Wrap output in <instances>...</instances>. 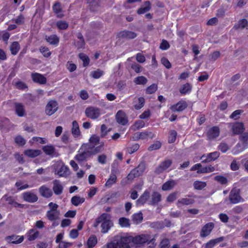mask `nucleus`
<instances>
[{"mask_svg": "<svg viewBox=\"0 0 248 248\" xmlns=\"http://www.w3.org/2000/svg\"><path fill=\"white\" fill-rule=\"evenodd\" d=\"M99 224H101V232L103 233L108 232L113 225L111 215L107 213L102 214L96 219L93 226L96 228Z\"/></svg>", "mask_w": 248, "mask_h": 248, "instance_id": "obj_1", "label": "nucleus"}, {"mask_svg": "<svg viewBox=\"0 0 248 248\" xmlns=\"http://www.w3.org/2000/svg\"><path fill=\"white\" fill-rule=\"evenodd\" d=\"M87 149L91 151V154H96L103 149L104 142H100L99 137L96 135H92L87 144Z\"/></svg>", "mask_w": 248, "mask_h": 248, "instance_id": "obj_2", "label": "nucleus"}, {"mask_svg": "<svg viewBox=\"0 0 248 248\" xmlns=\"http://www.w3.org/2000/svg\"><path fill=\"white\" fill-rule=\"evenodd\" d=\"M132 236L128 234L122 236L118 240L115 245L108 244L105 248H130L129 243L132 242Z\"/></svg>", "mask_w": 248, "mask_h": 248, "instance_id": "obj_3", "label": "nucleus"}, {"mask_svg": "<svg viewBox=\"0 0 248 248\" xmlns=\"http://www.w3.org/2000/svg\"><path fill=\"white\" fill-rule=\"evenodd\" d=\"M154 241V238L148 233H144L132 236V242L136 247H140L145 243H150Z\"/></svg>", "mask_w": 248, "mask_h": 248, "instance_id": "obj_4", "label": "nucleus"}, {"mask_svg": "<svg viewBox=\"0 0 248 248\" xmlns=\"http://www.w3.org/2000/svg\"><path fill=\"white\" fill-rule=\"evenodd\" d=\"M239 142L236 145V148L237 151L235 152L234 153H237L239 152H242L248 146V133L245 132L242 133L239 138Z\"/></svg>", "mask_w": 248, "mask_h": 248, "instance_id": "obj_5", "label": "nucleus"}, {"mask_svg": "<svg viewBox=\"0 0 248 248\" xmlns=\"http://www.w3.org/2000/svg\"><path fill=\"white\" fill-rule=\"evenodd\" d=\"M54 167L57 168L55 173L60 177L66 176L69 174V169L62 162H58L54 165Z\"/></svg>", "mask_w": 248, "mask_h": 248, "instance_id": "obj_6", "label": "nucleus"}, {"mask_svg": "<svg viewBox=\"0 0 248 248\" xmlns=\"http://www.w3.org/2000/svg\"><path fill=\"white\" fill-rule=\"evenodd\" d=\"M87 149V144H84L80 148L78 153L75 156V159L78 162H82L87 158L90 155H93L91 154V151L88 150L85 151V149Z\"/></svg>", "mask_w": 248, "mask_h": 248, "instance_id": "obj_7", "label": "nucleus"}, {"mask_svg": "<svg viewBox=\"0 0 248 248\" xmlns=\"http://www.w3.org/2000/svg\"><path fill=\"white\" fill-rule=\"evenodd\" d=\"M59 108L58 102L54 100H50L47 102L46 108L45 113L48 116L54 114Z\"/></svg>", "mask_w": 248, "mask_h": 248, "instance_id": "obj_8", "label": "nucleus"}, {"mask_svg": "<svg viewBox=\"0 0 248 248\" xmlns=\"http://www.w3.org/2000/svg\"><path fill=\"white\" fill-rule=\"evenodd\" d=\"M85 113L87 117L91 119H96L101 115L100 109L93 107L87 108L85 111Z\"/></svg>", "mask_w": 248, "mask_h": 248, "instance_id": "obj_9", "label": "nucleus"}, {"mask_svg": "<svg viewBox=\"0 0 248 248\" xmlns=\"http://www.w3.org/2000/svg\"><path fill=\"white\" fill-rule=\"evenodd\" d=\"M229 126L231 127L232 132L234 135L243 133L245 130L244 124L242 123L237 122L233 124H229Z\"/></svg>", "mask_w": 248, "mask_h": 248, "instance_id": "obj_10", "label": "nucleus"}, {"mask_svg": "<svg viewBox=\"0 0 248 248\" xmlns=\"http://www.w3.org/2000/svg\"><path fill=\"white\" fill-rule=\"evenodd\" d=\"M239 194L240 190L238 189H233L231 191L230 194V200L232 203H237L242 200Z\"/></svg>", "mask_w": 248, "mask_h": 248, "instance_id": "obj_11", "label": "nucleus"}, {"mask_svg": "<svg viewBox=\"0 0 248 248\" xmlns=\"http://www.w3.org/2000/svg\"><path fill=\"white\" fill-rule=\"evenodd\" d=\"M219 155L220 154L218 152H214L207 155H202L201 159L202 160L203 162H210L218 158Z\"/></svg>", "mask_w": 248, "mask_h": 248, "instance_id": "obj_12", "label": "nucleus"}, {"mask_svg": "<svg viewBox=\"0 0 248 248\" xmlns=\"http://www.w3.org/2000/svg\"><path fill=\"white\" fill-rule=\"evenodd\" d=\"M42 150L46 155L51 157H57L58 155V154L52 145H47L44 146L42 148Z\"/></svg>", "mask_w": 248, "mask_h": 248, "instance_id": "obj_13", "label": "nucleus"}, {"mask_svg": "<svg viewBox=\"0 0 248 248\" xmlns=\"http://www.w3.org/2000/svg\"><path fill=\"white\" fill-rule=\"evenodd\" d=\"M214 227L213 223L210 222L205 224L202 228L201 232V236L204 237L209 235Z\"/></svg>", "mask_w": 248, "mask_h": 248, "instance_id": "obj_14", "label": "nucleus"}, {"mask_svg": "<svg viewBox=\"0 0 248 248\" xmlns=\"http://www.w3.org/2000/svg\"><path fill=\"white\" fill-rule=\"evenodd\" d=\"M117 122L122 125H124L127 123V119L125 113L122 110H119L116 115Z\"/></svg>", "mask_w": 248, "mask_h": 248, "instance_id": "obj_15", "label": "nucleus"}, {"mask_svg": "<svg viewBox=\"0 0 248 248\" xmlns=\"http://www.w3.org/2000/svg\"><path fill=\"white\" fill-rule=\"evenodd\" d=\"M31 78L33 81L40 84H44L46 82V78L42 75L34 73L31 74Z\"/></svg>", "mask_w": 248, "mask_h": 248, "instance_id": "obj_16", "label": "nucleus"}, {"mask_svg": "<svg viewBox=\"0 0 248 248\" xmlns=\"http://www.w3.org/2000/svg\"><path fill=\"white\" fill-rule=\"evenodd\" d=\"M24 154L28 157L34 158L41 155L42 151L38 149H27L24 151Z\"/></svg>", "mask_w": 248, "mask_h": 248, "instance_id": "obj_17", "label": "nucleus"}, {"mask_svg": "<svg viewBox=\"0 0 248 248\" xmlns=\"http://www.w3.org/2000/svg\"><path fill=\"white\" fill-rule=\"evenodd\" d=\"M22 197L24 200L29 202H33L37 201L38 198L34 193L26 192L22 194Z\"/></svg>", "mask_w": 248, "mask_h": 248, "instance_id": "obj_18", "label": "nucleus"}, {"mask_svg": "<svg viewBox=\"0 0 248 248\" xmlns=\"http://www.w3.org/2000/svg\"><path fill=\"white\" fill-rule=\"evenodd\" d=\"M187 107V104L185 101H180L177 104L172 106L170 109L172 111H180L184 110Z\"/></svg>", "mask_w": 248, "mask_h": 248, "instance_id": "obj_19", "label": "nucleus"}, {"mask_svg": "<svg viewBox=\"0 0 248 248\" xmlns=\"http://www.w3.org/2000/svg\"><path fill=\"white\" fill-rule=\"evenodd\" d=\"M219 133L220 130L218 127H213L207 132L208 138L210 140H213L219 136Z\"/></svg>", "mask_w": 248, "mask_h": 248, "instance_id": "obj_20", "label": "nucleus"}, {"mask_svg": "<svg viewBox=\"0 0 248 248\" xmlns=\"http://www.w3.org/2000/svg\"><path fill=\"white\" fill-rule=\"evenodd\" d=\"M6 241L10 243L19 244L24 240L23 236L11 235L6 237Z\"/></svg>", "mask_w": 248, "mask_h": 248, "instance_id": "obj_21", "label": "nucleus"}, {"mask_svg": "<svg viewBox=\"0 0 248 248\" xmlns=\"http://www.w3.org/2000/svg\"><path fill=\"white\" fill-rule=\"evenodd\" d=\"M46 215L47 218L51 221H55L60 219L59 211H48Z\"/></svg>", "mask_w": 248, "mask_h": 248, "instance_id": "obj_22", "label": "nucleus"}, {"mask_svg": "<svg viewBox=\"0 0 248 248\" xmlns=\"http://www.w3.org/2000/svg\"><path fill=\"white\" fill-rule=\"evenodd\" d=\"M39 191L41 196L45 198H49L52 195L51 190L46 186H41L39 188Z\"/></svg>", "mask_w": 248, "mask_h": 248, "instance_id": "obj_23", "label": "nucleus"}, {"mask_svg": "<svg viewBox=\"0 0 248 248\" xmlns=\"http://www.w3.org/2000/svg\"><path fill=\"white\" fill-rule=\"evenodd\" d=\"M120 38H124L126 39H133L137 36L136 33L131 31H124L120 32L118 34Z\"/></svg>", "mask_w": 248, "mask_h": 248, "instance_id": "obj_24", "label": "nucleus"}, {"mask_svg": "<svg viewBox=\"0 0 248 248\" xmlns=\"http://www.w3.org/2000/svg\"><path fill=\"white\" fill-rule=\"evenodd\" d=\"M53 190L54 193L56 195L62 194L63 190V187L60 182L58 180H55L53 181Z\"/></svg>", "mask_w": 248, "mask_h": 248, "instance_id": "obj_25", "label": "nucleus"}, {"mask_svg": "<svg viewBox=\"0 0 248 248\" xmlns=\"http://www.w3.org/2000/svg\"><path fill=\"white\" fill-rule=\"evenodd\" d=\"M132 221L135 224H139L143 220V215L141 212L134 214L132 217Z\"/></svg>", "mask_w": 248, "mask_h": 248, "instance_id": "obj_26", "label": "nucleus"}, {"mask_svg": "<svg viewBox=\"0 0 248 248\" xmlns=\"http://www.w3.org/2000/svg\"><path fill=\"white\" fill-rule=\"evenodd\" d=\"M119 225L122 228H129L131 225L130 220L125 217L119 218L118 221Z\"/></svg>", "mask_w": 248, "mask_h": 248, "instance_id": "obj_27", "label": "nucleus"}, {"mask_svg": "<svg viewBox=\"0 0 248 248\" xmlns=\"http://www.w3.org/2000/svg\"><path fill=\"white\" fill-rule=\"evenodd\" d=\"M46 41L51 45H57L59 42V38L55 34L46 37Z\"/></svg>", "mask_w": 248, "mask_h": 248, "instance_id": "obj_28", "label": "nucleus"}, {"mask_svg": "<svg viewBox=\"0 0 248 248\" xmlns=\"http://www.w3.org/2000/svg\"><path fill=\"white\" fill-rule=\"evenodd\" d=\"M171 161L170 160H167L163 162L160 166L156 169V171L160 173L163 170L168 168L171 165Z\"/></svg>", "mask_w": 248, "mask_h": 248, "instance_id": "obj_29", "label": "nucleus"}, {"mask_svg": "<svg viewBox=\"0 0 248 248\" xmlns=\"http://www.w3.org/2000/svg\"><path fill=\"white\" fill-rule=\"evenodd\" d=\"M150 133L147 132H137L134 134L133 138L135 140H144L148 138Z\"/></svg>", "mask_w": 248, "mask_h": 248, "instance_id": "obj_30", "label": "nucleus"}, {"mask_svg": "<svg viewBox=\"0 0 248 248\" xmlns=\"http://www.w3.org/2000/svg\"><path fill=\"white\" fill-rule=\"evenodd\" d=\"M85 202V198L78 196H75L71 198V202L73 205L77 206Z\"/></svg>", "mask_w": 248, "mask_h": 248, "instance_id": "obj_31", "label": "nucleus"}, {"mask_svg": "<svg viewBox=\"0 0 248 248\" xmlns=\"http://www.w3.org/2000/svg\"><path fill=\"white\" fill-rule=\"evenodd\" d=\"M245 28L248 29V21L245 19L240 20L234 26L236 30L243 29Z\"/></svg>", "mask_w": 248, "mask_h": 248, "instance_id": "obj_32", "label": "nucleus"}, {"mask_svg": "<svg viewBox=\"0 0 248 248\" xmlns=\"http://www.w3.org/2000/svg\"><path fill=\"white\" fill-rule=\"evenodd\" d=\"M46 142L47 140L46 138L39 137H34L30 140V142L31 144H33L34 143L44 144L46 143Z\"/></svg>", "mask_w": 248, "mask_h": 248, "instance_id": "obj_33", "label": "nucleus"}, {"mask_svg": "<svg viewBox=\"0 0 248 248\" xmlns=\"http://www.w3.org/2000/svg\"><path fill=\"white\" fill-rule=\"evenodd\" d=\"M176 184L173 180L167 181L162 185V189L164 191L170 190L174 187Z\"/></svg>", "mask_w": 248, "mask_h": 248, "instance_id": "obj_34", "label": "nucleus"}, {"mask_svg": "<svg viewBox=\"0 0 248 248\" xmlns=\"http://www.w3.org/2000/svg\"><path fill=\"white\" fill-rule=\"evenodd\" d=\"M194 200L191 198H183L178 200L177 202V205L180 207L183 205H189L193 203Z\"/></svg>", "mask_w": 248, "mask_h": 248, "instance_id": "obj_35", "label": "nucleus"}, {"mask_svg": "<svg viewBox=\"0 0 248 248\" xmlns=\"http://www.w3.org/2000/svg\"><path fill=\"white\" fill-rule=\"evenodd\" d=\"M151 9V4L149 1H146L144 3V5L139 8L137 10V13L139 15L143 14L148 11Z\"/></svg>", "mask_w": 248, "mask_h": 248, "instance_id": "obj_36", "label": "nucleus"}, {"mask_svg": "<svg viewBox=\"0 0 248 248\" xmlns=\"http://www.w3.org/2000/svg\"><path fill=\"white\" fill-rule=\"evenodd\" d=\"M53 10L58 17L62 18L63 16L64 15L62 11L61 6L59 3H56L53 5Z\"/></svg>", "mask_w": 248, "mask_h": 248, "instance_id": "obj_37", "label": "nucleus"}, {"mask_svg": "<svg viewBox=\"0 0 248 248\" xmlns=\"http://www.w3.org/2000/svg\"><path fill=\"white\" fill-rule=\"evenodd\" d=\"M15 110L18 116L22 117L24 115L25 109L23 106L20 103L15 104Z\"/></svg>", "mask_w": 248, "mask_h": 248, "instance_id": "obj_38", "label": "nucleus"}, {"mask_svg": "<svg viewBox=\"0 0 248 248\" xmlns=\"http://www.w3.org/2000/svg\"><path fill=\"white\" fill-rule=\"evenodd\" d=\"M72 133L76 137L79 136L80 134L78 124L76 121H74L72 123Z\"/></svg>", "mask_w": 248, "mask_h": 248, "instance_id": "obj_39", "label": "nucleus"}, {"mask_svg": "<svg viewBox=\"0 0 248 248\" xmlns=\"http://www.w3.org/2000/svg\"><path fill=\"white\" fill-rule=\"evenodd\" d=\"M38 232L35 229H31L27 233L28 239L29 241L35 240L38 236Z\"/></svg>", "mask_w": 248, "mask_h": 248, "instance_id": "obj_40", "label": "nucleus"}, {"mask_svg": "<svg viewBox=\"0 0 248 248\" xmlns=\"http://www.w3.org/2000/svg\"><path fill=\"white\" fill-rule=\"evenodd\" d=\"M149 197V193L145 191L143 195L138 200L137 202L139 205L144 204L148 199Z\"/></svg>", "mask_w": 248, "mask_h": 248, "instance_id": "obj_41", "label": "nucleus"}, {"mask_svg": "<svg viewBox=\"0 0 248 248\" xmlns=\"http://www.w3.org/2000/svg\"><path fill=\"white\" fill-rule=\"evenodd\" d=\"M134 82L137 85H145L147 82V79L144 76H139L135 78Z\"/></svg>", "mask_w": 248, "mask_h": 248, "instance_id": "obj_42", "label": "nucleus"}, {"mask_svg": "<svg viewBox=\"0 0 248 248\" xmlns=\"http://www.w3.org/2000/svg\"><path fill=\"white\" fill-rule=\"evenodd\" d=\"M20 49V45L17 42H13L10 46V51L13 55H16Z\"/></svg>", "mask_w": 248, "mask_h": 248, "instance_id": "obj_43", "label": "nucleus"}, {"mask_svg": "<svg viewBox=\"0 0 248 248\" xmlns=\"http://www.w3.org/2000/svg\"><path fill=\"white\" fill-rule=\"evenodd\" d=\"M56 25L58 29L60 30H64L68 28L69 25L68 23L63 20H59L56 22Z\"/></svg>", "mask_w": 248, "mask_h": 248, "instance_id": "obj_44", "label": "nucleus"}, {"mask_svg": "<svg viewBox=\"0 0 248 248\" xmlns=\"http://www.w3.org/2000/svg\"><path fill=\"white\" fill-rule=\"evenodd\" d=\"M215 168L211 165H209L205 167L200 168V170L198 171V173H207L213 172L215 170Z\"/></svg>", "mask_w": 248, "mask_h": 248, "instance_id": "obj_45", "label": "nucleus"}, {"mask_svg": "<svg viewBox=\"0 0 248 248\" xmlns=\"http://www.w3.org/2000/svg\"><path fill=\"white\" fill-rule=\"evenodd\" d=\"M191 86L190 84L187 83L184 84L180 89V92L181 94H185L190 92Z\"/></svg>", "mask_w": 248, "mask_h": 248, "instance_id": "obj_46", "label": "nucleus"}, {"mask_svg": "<svg viewBox=\"0 0 248 248\" xmlns=\"http://www.w3.org/2000/svg\"><path fill=\"white\" fill-rule=\"evenodd\" d=\"M78 57L83 62V66L86 67L89 64L90 59L87 55L84 53H81L79 54Z\"/></svg>", "mask_w": 248, "mask_h": 248, "instance_id": "obj_47", "label": "nucleus"}, {"mask_svg": "<svg viewBox=\"0 0 248 248\" xmlns=\"http://www.w3.org/2000/svg\"><path fill=\"white\" fill-rule=\"evenodd\" d=\"M97 238L95 236H91L87 241V245L88 248H92L97 244Z\"/></svg>", "mask_w": 248, "mask_h": 248, "instance_id": "obj_48", "label": "nucleus"}, {"mask_svg": "<svg viewBox=\"0 0 248 248\" xmlns=\"http://www.w3.org/2000/svg\"><path fill=\"white\" fill-rule=\"evenodd\" d=\"M222 240L221 238L211 240L209 242L206 244L205 248H212L217 243Z\"/></svg>", "mask_w": 248, "mask_h": 248, "instance_id": "obj_49", "label": "nucleus"}, {"mask_svg": "<svg viewBox=\"0 0 248 248\" xmlns=\"http://www.w3.org/2000/svg\"><path fill=\"white\" fill-rule=\"evenodd\" d=\"M193 185L195 189L198 190H201L206 186V183L204 182L196 181L195 182H194Z\"/></svg>", "mask_w": 248, "mask_h": 248, "instance_id": "obj_50", "label": "nucleus"}, {"mask_svg": "<svg viewBox=\"0 0 248 248\" xmlns=\"http://www.w3.org/2000/svg\"><path fill=\"white\" fill-rule=\"evenodd\" d=\"M15 142L19 146H22L26 144V140L21 136L18 135L15 138Z\"/></svg>", "mask_w": 248, "mask_h": 248, "instance_id": "obj_51", "label": "nucleus"}, {"mask_svg": "<svg viewBox=\"0 0 248 248\" xmlns=\"http://www.w3.org/2000/svg\"><path fill=\"white\" fill-rule=\"evenodd\" d=\"M104 74V72L100 69L93 71L91 73V76L95 79L100 78Z\"/></svg>", "mask_w": 248, "mask_h": 248, "instance_id": "obj_52", "label": "nucleus"}, {"mask_svg": "<svg viewBox=\"0 0 248 248\" xmlns=\"http://www.w3.org/2000/svg\"><path fill=\"white\" fill-rule=\"evenodd\" d=\"M40 52L43 54L45 57L48 58L50 56L51 53L47 47L41 46L40 49Z\"/></svg>", "mask_w": 248, "mask_h": 248, "instance_id": "obj_53", "label": "nucleus"}, {"mask_svg": "<svg viewBox=\"0 0 248 248\" xmlns=\"http://www.w3.org/2000/svg\"><path fill=\"white\" fill-rule=\"evenodd\" d=\"M133 170L135 171L136 175L139 177L143 173L145 170V166L143 164H140L137 168Z\"/></svg>", "mask_w": 248, "mask_h": 248, "instance_id": "obj_54", "label": "nucleus"}, {"mask_svg": "<svg viewBox=\"0 0 248 248\" xmlns=\"http://www.w3.org/2000/svg\"><path fill=\"white\" fill-rule=\"evenodd\" d=\"M116 179L117 178L115 175L113 174L110 175V177L106 183L105 186L107 187H109L111 186L113 184L116 183Z\"/></svg>", "mask_w": 248, "mask_h": 248, "instance_id": "obj_55", "label": "nucleus"}, {"mask_svg": "<svg viewBox=\"0 0 248 248\" xmlns=\"http://www.w3.org/2000/svg\"><path fill=\"white\" fill-rule=\"evenodd\" d=\"M145 125L144 122L142 120H138L136 121L132 126V128L134 130L143 128Z\"/></svg>", "mask_w": 248, "mask_h": 248, "instance_id": "obj_56", "label": "nucleus"}, {"mask_svg": "<svg viewBox=\"0 0 248 248\" xmlns=\"http://www.w3.org/2000/svg\"><path fill=\"white\" fill-rule=\"evenodd\" d=\"M161 200V195L157 192H154L152 196L151 203L155 204L159 202Z\"/></svg>", "mask_w": 248, "mask_h": 248, "instance_id": "obj_57", "label": "nucleus"}, {"mask_svg": "<svg viewBox=\"0 0 248 248\" xmlns=\"http://www.w3.org/2000/svg\"><path fill=\"white\" fill-rule=\"evenodd\" d=\"M137 101L138 102L135 104L134 108L136 109H140L144 106V99L143 97H140Z\"/></svg>", "mask_w": 248, "mask_h": 248, "instance_id": "obj_58", "label": "nucleus"}, {"mask_svg": "<svg viewBox=\"0 0 248 248\" xmlns=\"http://www.w3.org/2000/svg\"><path fill=\"white\" fill-rule=\"evenodd\" d=\"M177 136V132L174 130H172L170 131L168 141L169 143H173L174 142L176 139Z\"/></svg>", "mask_w": 248, "mask_h": 248, "instance_id": "obj_59", "label": "nucleus"}, {"mask_svg": "<svg viewBox=\"0 0 248 248\" xmlns=\"http://www.w3.org/2000/svg\"><path fill=\"white\" fill-rule=\"evenodd\" d=\"M170 47L169 42L165 40H163L160 45L159 48L161 50H165L169 49Z\"/></svg>", "mask_w": 248, "mask_h": 248, "instance_id": "obj_60", "label": "nucleus"}, {"mask_svg": "<svg viewBox=\"0 0 248 248\" xmlns=\"http://www.w3.org/2000/svg\"><path fill=\"white\" fill-rule=\"evenodd\" d=\"M66 68L70 72H72L76 70L77 65L71 62H68L66 64Z\"/></svg>", "mask_w": 248, "mask_h": 248, "instance_id": "obj_61", "label": "nucleus"}, {"mask_svg": "<svg viewBox=\"0 0 248 248\" xmlns=\"http://www.w3.org/2000/svg\"><path fill=\"white\" fill-rule=\"evenodd\" d=\"M139 148V145L138 144H135L133 145L131 147L127 148V151L129 154H132L136 151H137Z\"/></svg>", "mask_w": 248, "mask_h": 248, "instance_id": "obj_62", "label": "nucleus"}, {"mask_svg": "<svg viewBox=\"0 0 248 248\" xmlns=\"http://www.w3.org/2000/svg\"><path fill=\"white\" fill-rule=\"evenodd\" d=\"M157 85L156 84H152L151 86H149L146 89V92L148 93H150V94L153 93L157 90Z\"/></svg>", "mask_w": 248, "mask_h": 248, "instance_id": "obj_63", "label": "nucleus"}, {"mask_svg": "<svg viewBox=\"0 0 248 248\" xmlns=\"http://www.w3.org/2000/svg\"><path fill=\"white\" fill-rule=\"evenodd\" d=\"M162 64L167 69H170L171 67V64L169 61L166 58H162L161 60Z\"/></svg>", "mask_w": 248, "mask_h": 248, "instance_id": "obj_64", "label": "nucleus"}]
</instances>
